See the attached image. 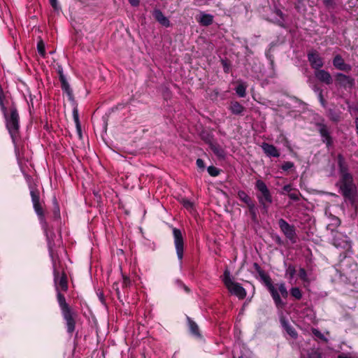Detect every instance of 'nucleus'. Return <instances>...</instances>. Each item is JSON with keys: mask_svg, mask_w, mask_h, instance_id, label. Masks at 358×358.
Segmentation results:
<instances>
[{"mask_svg": "<svg viewBox=\"0 0 358 358\" xmlns=\"http://www.w3.org/2000/svg\"><path fill=\"white\" fill-rule=\"evenodd\" d=\"M31 196L33 205L37 206V203H40L39 202V200H40L39 194H38V191L31 190Z\"/></svg>", "mask_w": 358, "mask_h": 358, "instance_id": "26", "label": "nucleus"}, {"mask_svg": "<svg viewBox=\"0 0 358 358\" xmlns=\"http://www.w3.org/2000/svg\"><path fill=\"white\" fill-rule=\"evenodd\" d=\"M189 329L193 334L199 335V327L195 322L192 321L189 322Z\"/></svg>", "mask_w": 358, "mask_h": 358, "instance_id": "31", "label": "nucleus"}, {"mask_svg": "<svg viewBox=\"0 0 358 358\" xmlns=\"http://www.w3.org/2000/svg\"><path fill=\"white\" fill-rule=\"evenodd\" d=\"M34 208L38 215H41L43 214V210L40 205V203H37V206L34 205Z\"/></svg>", "mask_w": 358, "mask_h": 358, "instance_id": "37", "label": "nucleus"}, {"mask_svg": "<svg viewBox=\"0 0 358 358\" xmlns=\"http://www.w3.org/2000/svg\"><path fill=\"white\" fill-rule=\"evenodd\" d=\"M256 189L259 192L257 199L261 205L264 208H267V203H272V196L265 182L261 180H257L255 184Z\"/></svg>", "mask_w": 358, "mask_h": 358, "instance_id": "3", "label": "nucleus"}, {"mask_svg": "<svg viewBox=\"0 0 358 358\" xmlns=\"http://www.w3.org/2000/svg\"><path fill=\"white\" fill-rule=\"evenodd\" d=\"M37 49L38 53L42 56L44 57L45 54V45L42 41H40L37 44Z\"/></svg>", "mask_w": 358, "mask_h": 358, "instance_id": "29", "label": "nucleus"}, {"mask_svg": "<svg viewBox=\"0 0 358 358\" xmlns=\"http://www.w3.org/2000/svg\"><path fill=\"white\" fill-rule=\"evenodd\" d=\"M197 21L203 26H208L213 23V16L210 14L201 13Z\"/></svg>", "mask_w": 358, "mask_h": 358, "instance_id": "17", "label": "nucleus"}, {"mask_svg": "<svg viewBox=\"0 0 358 358\" xmlns=\"http://www.w3.org/2000/svg\"><path fill=\"white\" fill-rule=\"evenodd\" d=\"M238 196L240 200L247 204V206L249 207L250 211L253 213L254 216H255L254 212L255 204L252 203L250 196L244 191H239L238 192Z\"/></svg>", "mask_w": 358, "mask_h": 358, "instance_id": "14", "label": "nucleus"}, {"mask_svg": "<svg viewBox=\"0 0 358 358\" xmlns=\"http://www.w3.org/2000/svg\"><path fill=\"white\" fill-rule=\"evenodd\" d=\"M247 85L244 83H239L236 87V92L240 97H245L246 95Z\"/></svg>", "mask_w": 358, "mask_h": 358, "instance_id": "21", "label": "nucleus"}, {"mask_svg": "<svg viewBox=\"0 0 358 358\" xmlns=\"http://www.w3.org/2000/svg\"><path fill=\"white\" fill-rule=\"evenodd\" d=\"M291 295L296 299H301L302 298V293L299 288L295 287L290 289Z\"/></svg>", "mask_w": 358, "mask_h": 358, "instance_id": "23", "label": "nucleus"}, {"mask_svg": "<svg viewBox=\"0 0 358 358\" xmlns=\"http://www.w3.org/2000/svg\"><path fill=\"white\" fill-rule=\"evenodd\" d=\"M57 301L62 313L71 310L70 307L66 302L64 296L60 292H57Z\"/></svg>", "mask_w": 358, "mask_h": 358, "instance_id": "18", "label": "nucleus"}, {"mask_svg": "<svg viewBox=\"0 0 358 358\" xmlns=\"http://www.w3.org/2000/svg\"><path fill=\"white\" fill-rule=\"evenodd\" d=\"M173 235L178 258L182 260L184 250V240L180 229L173 228Z\"/></svg>", "mask_w": 358, "mask_h": 358, "instance_id": "5", "label": "nucleus"}, {"mask_svg": "<svg viewBox=\"0 0 358 358\" xmlns=\"http://www.w3.org/2000/svg\"><path fill=\"white\" fill-rule=\"evenodd\" d=\"M55 281L57 292H66L68 289L67 277L65 273L59 277V273L55 272Z\"/></svg>", "mask_w": 358, "mask_h": 358, "instance_id": "9", "label": "nucleus"}, {"mask_svg": "<svg viewBox=\"0 0 358 358\" xmlns=\"http://www.w3.org/2000/svg\"><path fill=\"white\" fill-rule=\"evenodd\" d=\"M132 6H138L139 5V0H128Z\"/></svg>", "mask_w": 358, "mask_h": 358, "instance_id": "40", "label": "nucleus"}, {"mask_svg": "<svg viewBox=\"0 0 358 358\" xmlns=\"http://www.w3.org/2000/svg\"><path fill=\"white\" fill-rule=\"evenodd\" d=\"M75 119H76V122H78V117H75Z\"/></svg>", "mask_w": 358, "mask_h": 358, "instance_id": "44", "label": "nucleus"}, {"mask_svg": "<svg viewBox=\"0 0 358 358\" xmlns=\"http://www.w3.org/2000/svg\"><path fill=\"white\" fill-rule=\"evenodd\" d=\"M299 277L304 282H309V280L308 278L306 271L301 268L299 271Z\"/></svg>", "mask_w": 358, "mask_h": 358, "instance_id": "28", "label": "nucleus"}, {"mask_svg": "<svg viewBox=\"0 0 358 358\" xmlns=\"http://www.w3.org/2000/svg\"><path fill=\"white\" fill-rule=\"evenodd\" d=\"M308 58L312 68L316 70L320 69L324 65V61L322 57L315 50L310 52L308 54Z\"/></svg>", "mask_w": 358, "mask_h": 358, "instance_id": "7", "label": "nucleus"}, {"mask_svg": "<svg viewBox=\"0 0 358 358\" xmlns=\"http://www.w3.org/2000/svg\"><path fill=\"white\" fill-rule=\"evenodd\" d=\"M208 173L213 177L217 176L220 173V170L215 166H209L208 168Z\"/></svg>", "mask_w": 358, "mask_h": 358, "instance_id": "30", "label": "nucleus"}, {"mask_svg": "<svg viewBox=\"0 0 358 358\" xmlns=\"http://www.w3.org/2000/svg\"><path fill=\"white\" fill-rule=\"evenodd\" d=\"M153 16L155 20L159 22L162 25L168 27L170 26L169 20L164 16L162 12L159 10H155L153 12Z\"/></svg>", "mask_w": 358, "mask_h": 358, "instance_id": "15", "label": "nucleus"}, {"mask_svg": "<svg viewBox=\"0 0 358 358\" xmlns=\"http://www.w3.org/2000/svg\"><path fill=\"white\" fill-rule=\"evenodd\" d=\"M239 358H243V357H239Z\"/></svg>", "mask_w": 358, "mask_h": 358, "instance_id": "46", "label": "nucleus"}, {"mask_svg": "<svg viewBox=\"0 0 358 358\" xmlns=\"http://www.w3.org/2000/svg\"><path fill=\"white\" fill-rule=\"evenodd\" d=\"M300 195L301 194L298 191L289 192L288 194L289 197L294 201H299Z\"/></svg>", "mask_w": 358, "mask_h": 358, "instance_id": "32", "label": "nucleus"}, {"mask_svg": "<svg viewBox=\"0 0 358 358\" xmlns=\"http://www.w3.org/2000/svg\"><path fill=\"white\" fill-rule=\"evenodd\" d=\"M294 167V163L291 162H285L282 165V169L283 171H288L289 169Z\"/></svg>", "mask_w": 358, "mask_h": 358, "instance_id": "34", "label": "nucleus"}, {"mask_svg": "<svg viewBox=\"0 0 358 358\" xmlns=\"http://www.w3.org/2000/svg\"><path fill=\"white\" fill-rule=\"evenodd\" d=\"M278 224L284 235L292 242L294 243L296 241V232L294 227L290 225L283 219L279 220Z\"/></svg>", "mask_w": 358, "mask_h": 358, "instance_id": "6", "label": "nucleus"}, {"mask_svg": "<svg viewBox=\"0 0 358 358\" xmlns=\"http://www.w3.org/2000/svg\"><path fill=\"white\" fill-rule=\"evenodd\" d=\"M259 274L265 285H266L276 306L280 308L282 307L285 303L282 302L281 298L280 297L275 286L272 284L270 277L265 274L264 272H259Z\"/></svg>", "mask_w": 358, "mask_h": 358, "instance_id": "4", "label": "nucleus"}, {"mask_svg": "<svg viewBox=\"0 0 358 358\" xmlns=\"http://www.w3.org/2000/svg\"><path fill=\"white\" fill-rule=\"evenodd\" d=\"M338 358H352V357L347 355L341 354L338 356Z\"/></svg>", "mask_w": 358, "mask_h": 358, "instance_id": "42", "label": "nucleus"}, {"mask_svg": "<svg viewBox=\"0 0 358 358\" xmlns=\"http://www.w3.org/2000/svg\"><path fill=\"white\" fill-rule=\"evenodd\" d=\"M196 163L199 168L202 169H204V167H205L204 162L201 159H197Z\"/></svg>", "mask_w": 358, "mask_h": 358, "instance_id": "38", "label": "nucleus"}, {"mask_svg": "<svg viewBox=\"0 0 358 358\" xmlns=\"http://www.w3.org/2000/svg\"><path fill=\"white\" fill-rule=\"evenodd\" d=\"M320 131L322 137L323 142L326 143L327 146L330 145L331 144V138L329 134L327 129L325 127H322Z\"/></svg>", "mask_w": 358, "mask_h": 358, "instance_id": "19", "label": "nucleus"}, {"mask_svg": "<svg viewBox=\"0 0 358 358\" xmlns=\"http://www.w3.org/2000/svg\"><path fill=\"white\" fill-rule=\"evenodd\" d=\"M262 148L264 152L268 157H278L280 156L279 151L273 145L267 143H263L262 145Z\"/></svg>", "mask_w": 358, "mask_h": 358, "instance_id": "12", "label": "nucleus"}, {"mask_svg": "<svg viewBox=\"0 0 358 358\" xmlns=\"http://www.w3.org/2000/svg\"><path fill=\"white\" fill-rule=\"evenodd\" d=\"M50 1V3L51 4V6L55 8V9H57V0H49Z\"/></svg>", "mask_w": 358, "mask_h": 358, "instance_id": "41", "label": "nucleus"}, {"mask_svg": "<svg viewBox=\"0 0 358 358\" xmlns=\"http://www.w3.org/2000/svg\"><path fill=\"white\" fill-rule=\"evenodd\" d=\"M62 315L66 322L67 331L70 334L73 333L76 327L75 317L76 314L69 310L62 313Z\"/></svg>", "mask_w": 358, "mask_h": 358, "instance_id": "8", "label": "nucleus"}, {"mask_svg": "<svg viewBox=\"0 0 358 358\" xmlns=\"http://www.w3.org/2000/svg\"><path fill=\"white\" fill-rule=\"evenodd\" d=\"M229 110L234 115H240L244 111L245 108L239 102L234 101L231 102Z\"/></svg>", "mask_w": 358, "mask_h": 358, "instance_id": "16", "label": "nucleus"}, {"mask_svg": "<svg viewBox=\"0 0 358 358\" xmlns=\"http://www.w3.org/2000/svg\"><path fill=\"white\" fill-rule=\"evenodd\" d=\"M315 76L320 81L327 85L332 83V78L330 73L324 70H317L315 73Z\"/></svg>", "mask_w": 358, "mask_h": 358, "instance_id": "13", "label": "nucleus"}, {"mask_svg": "<svg viewBox=\"0 0 358 358\" xmlns=\"http://www.w3.org/2000/svg\"><path fill=\"white\" fill-rule=\"evenodd\" d=\"M282 324H283V326L285 328L287 332L293 338H295L297 336V333L296 331H295V329L290 327L289 325H288L285 321H282Z\"/></svg>", "mask_w": 358, "mask_h": 358, "instance_id": "25", "label": "nucleus"}, {"mask_svg": "<svg viewBox=\"0 0 358 358\" xmlns=\"http://www.w3.org/2000/svg\"><path fill=\"white\" fill-rule=\"evenodd\" d=\"M313 334L317 338L322 339V340H326L324 335L317 329H312Z\"/></svg>", "mask_w": 358, "mask_h": 358, "instance_id": "35", "label": "nucleus"}, {"mask_svg": "<svg viewBox=\"0 0 358 358\" xmlns=\"http://www.w3.org/2000/svg\"><path fill=\"white\" fill-rule=\"evenodd\" d=\"M274 286H275L280 296L281 295V296L285 299L288 296V292L284 282L275 284Z\"/></svg>", "mask_w": 358, "mask_h": 358, "instance_id": "20", "label": "nucleus"}, {"mask_svg": "<svg viewBox=\"0 0 358 358\" xmlns=\"http://www.w3.org/2000/svg\"><path fill=\"white\" fill-rule=\"evenodd\" d=\"M182 203L183 206L187 210H191L193 208V203L187 199H182Z\"/></svg>", "mask_w": 358, "mask_h": 358, "instance_id": "33", "label": "nucleus"}, {"mask_svg": "<svg viewBox=\"0 0 358 358\" xmlns=\"http://www.w3.org/2000/svg\"><path fill=\"white\" fill-rule=\"evenodd\" d=\"M292 190V186L290 185H287L283 187V191L287 193L291 192Z\"/></svg>", "mask_w": 358, "mask_h": 358, "instance_id": "39", "label": "nucleus"}, {"mask_svg": "<svg viewBox=\"0 0 358 358\" xmlns=\"http://www.w3.org/2000/svg\"><path fill=\"white\" fill-rule=\"evenodd\" d=\"M355 126H356V130H357V131H358V117H357L355 119Z\"/></svg>", "mask_w": 358, "mask_h": 358, "instance_id": "43", "label": "nucleus"}, {"mask_svg": "<svg viewBox=\"0 0 358 358\" xmlns=\"http://www.w3.org/2000/svg\"><path fill=\"white\" fill-rule=\"evenodd\" d=\"M338 164L341 173L338 186L342 195L353 202L357 187L353 182L352 176L348 172V165L345 162V159L341 155L338 156Z\"/></svg>", "mask_w": 358, "mask_h": 358, "instance_id": "1", "label": "nucleus"}, {"mask_svg": "<svg viewBox=\"0 0 358 358\" xmlns=\"http://www.w3.org/2000/svg\"><path fill=\"white\" fill-rule=\"evenodd\" d=\"M336 81L338 85L345 88H352L355 85V80L353 78L343 73H338L336 75Z\"/></svg>", "mask_w": 358, "mask_h": 358, "instance_id": "10", "label": "nucleus"}, {"mask_svg": "<svg viewBox=\"0 0 358 358\" xmlns=\"http://www.w3.org/2000/svg\"><path fill=\"white\" fill-rule=\"evenodd\" d=\"M122 279H123V280H122V286L124 287H127L130 286L131 280H130V279L127 276L123 275H122Z\"/></svg>", "mask_w": 358, "mask_h": 358, "instance_id": "36", "label": "nucleus"}, {"mask_svg": "<svg viewBox=\"0 0 358 358\" xmlns=\"http://www.w3.org/2000/svg\"><path fill=\"white\" fill-rule=\"evenodd\" d=\"M333 64L338 70L344 71H350L351 70V66L345 64L344 59L339 55H336L333 59Z\"/></svg>", "mask_w": 358, "mask_h": 358, "instance_id": "11", "label": "nucleus"}, {"mask_svg": "<svg viewBox=\"0 0 358 358\" xmlns=\"http://www.w3.org/2000/svg\"><path fill=\"white\" fill-rule=\"evenodd\" d=\"M296 273L295 267L293 265H289L285 271V275L291 280Z\"/></svg>", "mask_w": 358, "mask_h": 358, "instance_id": "22", "label": "nucleus"}, {"mask_svg": "<svg viewBox=\"0 0 358 358\" xmlns=\"http://www.w3.org/2000/svg\"><path fill=\"white\" fill-rule=\"evenodd\" d=\"M320 100H321L322 102H323V99L322 98V96H320Z\"/></svg>", "mask_w": 358, "mask_h": 358, "instance_id": "45", "label": "nucleus"}, {"mask_svg": "<svg viewBox=\"0 0 358 358\" xmlns=\"http://www.w3.org/2000/svg\"><path fill=\"white\" fill-rule=\"evenodd\" d=\"M60 80L62 83V88L64 91H65L67 94H70L71 90L69 85L67 81L65 80L64 76L63 75H60Z\"/></svg>", "mask_w": 358, "mask_h": 358, "instance_id": "24", "label": "nucleus"}, {"mask_svg": "<svg viewBox=\"0 0 358 358\" xmlns=\"http://www.w3.org/2000/svg\"><path fill=\"white\" fill-rule=\"evenodd\" d=\"M308 358H322L318 350L312 349L308 352Z\"/></svg>", "mask_w": 358, "mask_h": 358, "instance_id": "27", "label": "nucleus"}, {"mask_svg": "<svg viewBox=\"0 0 358 358\" xmlns=\"http://www.w3.org/2000/svg\"><path fill=\"white\" fill-rule=\"evenodd\" d=\"M222 281L231 294L236 296L240 299H243L246 296L245 289L241 284L234 282L231 279L230 272L228 270L224 271Z\"/></svg>", "mask_w": 358, "mask_h": 358, "instance_id": "2", "label": "nucleus"}]
</instances>
